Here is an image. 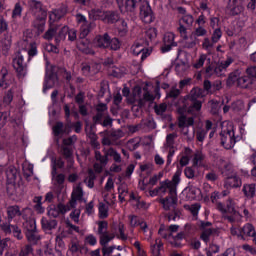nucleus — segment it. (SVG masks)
<instances>
[{
  "label": "nucleus",
  "mask_w": 256,
  "mask_h": 256,
  "mask_svg": "<svg viewBox=\"0 0 256 256\" xmlns=\"http://www.w3.org/2000/svg\"><path fill=\"white\" fill-rule=\"evenodd\" d=\"M105 19H106L107 23H110V24L117 23V21H119V19H120L119 12L108 11L105 14Z\"/></svg>",
  "instance_id": "nucleus-29"
},
{
  "label": "nucleus",
  "mask_w": 256,
  "mask_h": 256,
  "mask_svg": "<svg viewBox=\"0 0 256 256\" xmlns=\"http://www.w3.org/2000/svg\"><path fill=\"white\" fill-rule=\"evenodd\" d=\"M256 234L255 227L252 226V224H246L241 230H240V236L243 237V235H247V237H253Z\"/></svg>",
  "instance_id": "nucleus-30"
},
{
  "label": "nucleus",
  "mask_w": 256,
  "mask_h": 256,
  "mask_svg": "<svg viewBox=\"0 0 256 256\" xmlns=\"http://www.w3.org/2000/svg\"><path fill=\"white\" fill-rule=\"evenodd\" d=\"M68 33H69V27L63 26L58 32V34L56 35L55 42L61 43V41H65V39H67Z\"/></svg>",
  "instance_id": "nucleus-31"
},
{
  "label": "nucleus",
  "mask_w": 256,
  "mask_h": 256,
  "mask_svg": "<svg viewBox=\"0 0 256 256\" xmlns=\"http://www.w3.org/2000/svg\"><path fill=\"white\" fill-rule=\"evenodd\" d=\"M27 241L31 243L32 245H37L39 241H41V235H39V232L37 230H33L32 232H25Z\"/></svg>",
  "instance_id": "nucleus-23"
},
{
  "label": "nucleus",
  "mask_w": 256,
  "mask_h": 256,
  "mask_svg": "<svg viewBox=\"0 0 256 256\" xmlns=\"http://www.w3.org/2000/svg\"><path fill=\"white\" fill-rule=\"evenodd\" d=\"M115 249H117V246H109V247H107V245L102 246L103 256L111 255V253H113V251H115Z\"/></svg>",
  "instance_id": "nucleus-57"
},
{
  "label": "nucleus",
  "mask_w": 256,
  "mask_h": 256,
  "mask_svg": "<svg viewBox=\"0 0 256 256\" xmlns=\"http://www.w3.org/2000/svg\"><path fill=\"white\" fill-rule=\"evenodd\" d=\"M107 155H109L110 157H113V160L115 161V163H121V154L115 151V149L109 148Z\"/></svg>",
  "instance_id": "nucleus-43"
},
{
  "label": "nucleus",
  "mask_w": 256,
  "mask_h": 256,
  "mask_svg": "<svg viewBox=\"0 0 256 256\" xmlns=\"http://www.w3.org/2000/svg\"><path fill=\"white\" fill-rule=\"evenodd\" d=\"M102 127H111L113 125V118L111 116H104V121L100 123Z\"/></svg>",
  "instance_id": "nucleus-58"
},
{
  "label": "nucleus",
  "mask_w": 256,
  "mask_h": 256,
  "mask_svg": "<svg viewBox=\"0 0 256 256\" xmlns=\"http://www.w3.org/2000/svg\"><path fill=\"white\" fill-rule=\"evenodd\" d=\"M6 183L21 181V174L15 166H8L5 170Z\"/></svg>",
  "instance_id": "nucleus-9"
},
{
  "label": "nucleus",
  "mask_w": 256,
  "mask_h": 256,
  "mask_svg": "<svg viewBox=\"0 0 256 256\" xmlns=\"http://www.w3.org/2000/svg\"><path fill=\"white\" fill-rule=\"evenodd\" d=\"M242 191L245 197H247V199H253V197H255L256 184L255 183L245 184L243 186Z\"/></svg>",
  "instance_id": "nucleus-20"
},
{
  "label": "nucleus",
  "mask_w": 256,
  "mask_h": 256,
  "mask_svg": "<svg viewBox=\"0 0 256 256\" xmlns=\"http://www.w3.org/2000/svg\"><path fill=\"white\" fill-rule=\"evenodd\" d=\"M2 51L7 53L11 49V39L10 38H4L2 41Z\"/></svg>",
  "instance_id": "nucleus-50"
},
{
  "label": "nucleus",
  "mask_w": 256,
  "mask_h": 256,
  "mask_svg": "<svg viewBox=\"0 0 256 256\" xmlns=\"http://www.w3.org/2000/svg\"><path fill=\"white\" fill-rule=\"evenodd\" d=\"M31 253H33V246H31V244H27L21 248L19 256H29Z\"/></svg>",
  "instance_id": "nucleus-44"
},
{
  "label": "nucleus",
  "mask_w": 256,
  "mask_h": 256,
  "mask_svg": "<svg viewBox=\"0 0 256 256\" xmlns=\"http://www.w3.org/2000/svg\"><path fill=\"white\" fill-rule=\"evenodd\" d=\"M77 48L79 51H82V53H85V55H95V52L89 48V41L87 40H81Z\"/></svg>",
  "instance_id": "nucleus-24"
},
{
  "label": "nucleus",
  "mask_w": 256,
  "mask_h": 256,
  "mask_svg": "<svg viewBox=\"0 0 256 256\" xmlns=\"http://www.w3.org/2000/svg\"><path fill=\"white\" fill-rule=\"evenodd\" d=\"M200 239L204 241V243H209L211 241L212 235H219V229L217 228H209L208 230H201Z\"/></svg>",
  "instance_id": "nucleus-16"
},
{
  "label": "nucleus",
  "mask_w": 256,
  "mask_h": 256,
  "mask_svg": "<svg viewBox=\"0 0 256 256\" xmlns=\"http://www.w3.org/2000/svg\"><path fill=\"white\" fill-rule=\"evenodd\" d=\"M107 227H109L107 221L98 222V235H100V237L107 233Z\"/></svg>",
  "instance_id": "nucleus-40"
},
{
  "label": "nucleus",
  "mask_w": 256,
  "mask_h": 256,
  "mask_svg": "<svg viewBox=\"0 0 256 256\" xmlns=\"http://www.w3.org/2000/svg\"><path fill=\"white\" fill-rule=\"evenodd\" d=\"M125 9L128 13H137V9H139L143 23L149 24L155 21L153 10L151 9L149 2L145 0H126Z\"/></svg>",
  "instance_id": "nucleus-1"
},
{
  "label": "nucleus",
  "mask_w": 256,
  "mask_h": 256,
  "mask_svg": "<svg viewBox=\"0 0 256 256\" xmlns=\"http://www.w3.org/2000/svg\"><path fill=\"white\" fill-rule=\"evenodd\" d=\"M181 181V172L177 171L173 177H172V181L170 180H166V182L168 183V185H173L174 187H177L179 185Z\"/></svg>",
  "instance_id": "nucleus-42"
},
{
  "label": "nucleus",
  "mask_w": 256,
  "mask_h": 256,
  "mask_svg": "<svg viewBox=\"0 0 256 256\" xmlns=\"http://www.w3.org/2000/svg\"><path fill=\"white\" fill-rule=\"evenodd\" d=\"M239 79H240L239 71H234L230 73L226 81L227 87H233L236 81H237V85H239Z\"/></svg>",
  "instance_id": "nucleus-28"
},
{
  "label": "nucleus",
  "mask_w": 256,
  "mask_h": 256,
  "mask_svg": "<svg viewBox=\"0 0 256 256\" xmlns=\"http://www.w3.org/2000/svg\"><path fill=\"white\" fill-rule=\"evenodd\" d=\"M205 96V90L203 88L195 87L190 91L189 101H195Z\"/></svg>",
  "instance_id": "nucleus-25"
},
{
  "label": "nucleus",
  "mask_w": 256,
  "mask_h": 256,
  "mask_svg": "<svg viewBox=\"0 0 256 256\" xmlns=\"http://www.w3.org/2000/svg\"><path fill=\"white\" fill-rule=\"evenodd\" d=\"M65 213H67V206H65L63 203H59L57 206H50L47 215L50 218L53 217V219H57L59 215H65Z\"/></svg>",
  "instance_id": "nucleus-7"
},
{
  "label": "nucleus",
  "mask_w": 256,
  "mask_h": 256,
  "mask_svg": "<svg viewBox=\"0 0 256 256\" xmlns=\"http://www.w3.org/2000/svg\"><path fill=\"white\" fill-rule=\"evenodd\" d=\"M57 70V66H51L50 69L46 71L43 93H47V90L53 89V87H59V76L57 75Z\"/></svg>",
  "instance_id": "nucleus-3"
},
{
  "label": "nucleus",
  "mask_w": 256,
  "mask_h": 256,
  "mask_svg": "<svg viewBox=\"0 0 256 256\" xmlns=\"http://www.w3.org/2000/svg\"><path fill=\"white\" fill-rule=\"evenodd\" d=\"M133 55H137L141 57V61H145L151 55V51L148 48H145L143 44L136 42L132 47Z\"/></svg>",
  "instance_id": "nucleus-6"
},
{
  "label": "nucleus",
  "mask_w": 256,
  "mask_h": 256,
  "mask_svg": "<svg viewBox=\"0 0 256 256\" xmlns=\"http://www.w3.org/2000/svg\"><path fill=\"white\" fill-rule=\"evenodd\" d=\"M13 95H15V92L13 89H10L6 92L3 101L6 105H11V102L13 101Z\"/></svg>",
  "instance_id": "nucleus-46"
},
{
  "label": "nucleus",
  "mask_w": 256,
  "mask_h": 256,
  "mask_svg": "<svg viewBox=\"0 0 256 256\" xmlns=\"http://www.w3.org/2000/svg\"><path fill=\"white\" fill-rule=\"evenodd\" d=\"M99 217L100 219H107L109 217V210L104 203H100L99 205Z\"/></svg>",
  "instance_id": "nucleus-39"
},
{
  "label": "nucleus",
  "mask_w": 256,
  "mask_h": 256,
  "mask_svg": "<svg viewBox=\"0 0 256 256\" xmlns=\"http://www.w3.org/2000/svg\"><path fill=\"white\" fill-rule=\"evenodd\" d=\"M107 155L108 154H106V155H101V152H99V151H96L95 152V159H96V161H100V163L102 164V165H107V163H108V161H109V158L107 157Z\"/></svg>",
  "instance_id": "nucleus-45"
},
{
  "label": "nucleus",
  "mask_w": 256,
  "mask_h": 256,
  "mask_svg": "<svg viewBox=\"0 0 256 256\" xmlns=\"http://www.w3.org/2000/svg\"><path fill=\"white\" fill-rule=\"evenodd\" d=\"M1 78H0V87L2 89H7L10 85V79L13 77L11 74H9V71H7V68L2 66V71L0 73Z\"/></svg>",
  "instance_id": "nucleus-14"
},
{
  "label": "nucleus",
  "mask_w": 256,
  "mask_h": 256,
  "mask_svg": "<svg viewBox=\"0 0 256 256\" xmlns=\"http://www.w3.org/2000/svg\"><path fill=\"white\" fill-rule=\"evenodd\" d=\"M223 89V84L221 80H216L212 84V93H215L216 91H221Z\"/></svg>",
  "instance_id": "nucleus-60"
},
{
  "label": "nucleus",
  "mask_w": 256,
  "mask_h": 256,
  "mask_svg": "<svg viewBox=\"0 0 256 256\" xmlns=\"http://www.w3.org/2000/svg\"><path fill=\"white\" fill-rule=\"evenodd\" d=\"M6 191L9 197H23V186L21 181L6 182Z\"/></svg>",
  "instance_id": "nucleus-5"
},
{
  "label": "nucleus",
  "mask_w": 256,
  "mask_h": 256,
  "mask_svg": "<svg viewBox=\"0 0 256 256\" xmlns=\"http://www.w3.org/2000/svg\"><path fill=\"white\" fill-rule=\"evenodd\" d=\"M246 74L249 76L250 79L256 80V66H251L246 69Z\"/></svg>",
  "instance_id": "nucleus-56"
},
{
  "label": "nucleus",
  "mask_w": 256,
  "mask_h": 256,
  "mask_svg": "<svg viewBox=\"0 0 256 256\" xmlns=\"http://www.w3.org/2000/svg\"><path fill=\"white\" fill-rule=\"evenodd\" d=\"M209 103H210L212 115H217V113H219V102L215 100H211Z\"/></svg>",
  "instance_id": "nucleus-54"
},
{
  "label": "nucleus",
  "mask_w": 256,
  "mask_h": 256,
  "mask_svg": "<svg viewBox=\"0 0 256 256\" xmlns=\"http://www.w3.org/2000/svg\"><path fill=\"white\" fill-rule=\"evenodd\" d=\"M173 43H177L175 42V34L173 33L166 34L164 36V44L173 45Z\"/></svg>",
  "instance_id": "nucleus-51"
},
{
  "label": "nucleus",
  "mask_w": 256,
  "mask_h": 256,
  "mask_svg": "<svg viewBox=\"0 0 256 256\" xmlns=\"http://www.w3.org/2000/svg\"><path fill=\"white\" fill-rule=\"evenodd\" d=\"M83 187H81V183H78L76 188L73 190L72 195H71V200H70V207L72 209H75L77 205V201H82L83 200Z\"/></svg>",
  "instance_id": "nucleus-10"
},
{
  "label": "nucleus",
  "mask_w": 256,
  "mask_h": 256,
  "mask_svg": "<svg viewBox=\"0 0 256 256\" xmlns=\"http://www.w3.org/2000/svg\"><path fill=\"white\" fill-rule=\"evenodd\" d=\"M57 31H59V27L55 24H51L49 29L44 34V39L51 41V39L57 35Z\"/></svg>",
  "instance_id": "nucleus-27"
},
{
  "label": "nucleus",
  "mask_w": 256,
  "mask_h": 256,
  "mask_svg": "<svg viewBox=\"0 0 256 256\" xmlns=\"http://www.w3.org/2000/svg\"><path fill=\"white\" fill-rule=\"evenodd\" d=\"M47 19V11L42 12V17L36 18L33 22V27L37 29L38 35H41L45 31V21Z\"/></svg>",
  "instance_id": "nucleus-13"
},
{
  "label": "nucleus",
  "mask_w": 256,
  "mask_h": 256,
  "mask_svg": "<svg viewBox=\"0 0 256 256\" xmlns=\"http://www.w3.org/2000/svg\"><path fill=\"white\" fill-rule=\"evenodd\" d=\"M205 72L208 77H212V75H215V62L210 63L209 66L206 67Z\"/></svg>",
  "instance_id": "nucleus-59"
},
{
  "label": "nucleus",
  "mask_w": 256,
  "mask_h": 256,
  "mask_svg": "<svg viewBox=\"0 0 256 256\" xmlns=\"http://www.w3.org/2000/svg\"><path fill=\"white\" fill-rule=\"evenodd\" d=\"M93 27V23L82 24L80 28V39H85L89 33H91V28Z\"/></svg>",
  "instance_id": "nucleus-36"
},
{
  "label": "nucleus",
  "mask_w": 256,
  "mask_h": 256,
  "mask_svg": "<svg viewBox=\"0 0 256 256\" xmlns=\"http://www.w3.org/2000/svg\"><path fill=\"white\" fill-rule=\"evenodd\" d=\"M254 83L255 79L250 78L248 75L238 79V87H241V89H252Z\"/></svg>",
  "instance_id": "nucleus-15"
},
{
  "label": "nucleus",
  "mask_w": 256,
  "mask_h": 256,
  "mask_svg": "<svg viewBox=\"0 0 256 256\" xmlns=\"http://www.w3.org/2000/svg\"><path fill=\"white\" fill-rule=\"evenodd\" d=\"M228 7H230V13L231 15H241L243 13V6L239 4L237 0H233L232 4L229 3Z\"/></svg>",
  "instance_id": "nucleus-26"
},
{
  "label": "nucleus",
  "mask_w": 256,
  "mask_h": 256,
  "mask_svg": "<svg viewBox=\"0 0 256 256\" xmlns=\"http://www.w3.org/2000/svg\"><path fill=\"white\" fill-rule=\"evenodd\" d=\"M191 104L187 109V113L190 115H195V113H199L201 111V107H203V102L201 100H190Z\"/></svg>",
  "instance_id": "nucleus-19"
},
{
  "label": "nucleus",
  "mask_w": 256,
  "mask_h": 256,
  "mask_svg": "<svg viewBox=\"0 0 256 256\" xmlns=\"http://www.w3.org/2000/svg\"><path fill=\"white\" fill-rule=\"evenodd\" d=\"M193 17L191 15H185L182 17V22L185 23L188 27H191L193 25Z\"/></svg>",
  "instance_id": "nucleus-62"
},
{
  "label": "nucleus",
  "mask_w": 256,
  "mask_h": 256,
  "mask_svg": "<svg viewBox=\"0 0 256 256\" xmlns=\"http://www.w3.org/2000/svg\"><path fill=\"white\" fill-rule=\"evenodd\" d=\"M115 239V234L112 233L109 235L108 232H106L104 235L100 236V245L102 247H105L110 241H113Z\"/></svg>",
  "instance_id": "nucleus-37"
},
{
  "label": "nucleus",
  "mask_w": 256,
  "mask_h": 256,
  "mask_svg": "<svg viewBox=\"0 0 256 256\" xmlns=\"http://www.w3.org/2000/svg\"><path fill=\"white\" fill-rule=\"evenodd\" d=\"M175 139H177V133L168 134L166 137L167 147H169L170 149H173L175 145Z\"/></svg>",
  "instance_id": "nucleus-41"
},
{
  "label": "nucleus",
  "mask_w": 256,
  "mask_h": 256,
  "mask_svg": "<svg viewBox=\"0 0 256 256\" xmlns=\"http://www.w3.org/2000/svg\"><path fill=\"white\" fill-rule=\"evenodd\" d=\"M24 177L29 179V177H33V165H28L26 169H24Z\"/></svg>",
  "instance_id": "nucleus-64"
},
{
  "label": "nucleus",
  "mask_w": 256,
  "mask_h": 256,
  "mask_svg": "<svg viewBox=\"0 0 256 256\" xmlns=\"http://www.w3.org/2000/svg\"><path fill=\"white\" fill-rule=\"evenodd\" d=\"M62 155L65 157V159H71V157H73V150H71V148L68 146H63Z\"/></svg>",
  "instance_id": "nucleus-53"
},
{
  "label": "nucleus",
  "mask_w": 256,
  "mask_h": 256,
  "mask_svg": "<svg viewBox=\"0 0 256 256\" xmlns=\"http://www.w3.org/2000/svg\"><path fill=\"white\" fill-rule=\"evenodd\" d=\"M25 222L23 223V227L26 231V233H30L32 231H37V222L35 221V218H29L27 219V216H25Z\"/></svg>",
  "instance_id": "nucleus-22"
},
{
  "label": "nucleus",
  "mask_w": 256,
  "mask_h": 256,
  "mask_svg": "<svg viewBox=\"0 0 256 256\" xmlns=\"http://www.w3.org/2000/svg\"><path fill=\"white\" fill-rule=\"evenodd\" d=\"M203 91L205 93H213V83L209 80H204L203 82Z\"/></svg>",
  "instance_id": "nucleus-52"
},
{
  "label": "nucleus",
  "mask_w": 256,
  "mask_h": 256,
  "mask_svg": "<svg viewBox=\"0 0 256 256\" xmlns=\"http://www.w3.org/2000/svg\"><path fill=\"white\" fill-rule=\"evenodd\" d=\"M225 187H227V189H229V187H241V178L238 176H228L225 181Z\"/></svg>",
  "instance_id": "nucleus-21"
},
{
  "label": "nucleus",
  "mask_w": 256,
  "mask_h": 256,
  "mask_svg": "<svg viewBox=\"0 0 256 256\" xmlns=\"http://www.w3.org/2000/svg\"><path fill=\"white\" fill-rule=\"evenodd\" d=\"M57 225H59L57 219L51 217H42L41 219V227L46 233L53 231V229H57Z\"/></svg>",
  "instance_id": "nucleus-11"
},
{
  "label": "nucleus",
  "mask_w": 256,
  "mask_h": 256,
  "mask_svg": "<svg viewBox=\"0 0 256 256\" xmlns=\"http://www.w3.org/2000/svg\"><path fill=\"white\" fill-rule=\"evenodd\" d=\"M148 39V40H147ZM153 39H157V28H149L146 31V41L145 46L148 47L149 41H153Z\"/></svg>",
  "instance_id": "nucleus-34"
},
{
  "label": "nucleus",
  "mask_w": 256,
  "mask_h": 256,
  "mask_svg": "<svg viewBox=\"0 0 256 256\" xmlns=\"http://www.w3.org/2000/svg\"><path fill=\"white\" fill-rule=\"evenodd\" d=\"M23 11V7H21L20 3H16L14 10L12 12V17H21V13Z\"/></svg>",
  "instance_id": "nucleus-55"
},
{
  "label": "nucleus",
  "mask_w": 256,
  "mask_h": 256,
  "mask_svg": "<svg viewBox=\"0 0 256 256\" xmlns=\"http://www.w3.org/2000/svg\"><path fill=\"white\" fill-rule=\"evenodd\" d=\"M165 111H167L166 103L154 105V112L156 115H159L163 121H171V116L169 114H165Z\"/></svg>",
  "instance_id": "nucleus-12"
},
{
  "label": "nucleus",
  "mask_w": 256,
  "mask_h": 256,
  "mask_svg": "<svg viewBox=\"0 0 256 256\" xmlns=\"http://www.w3.org/2000/svg\"><path fill=\"white\" fill-rule=\"evenodd\" d=\"M25 59H27V50L18 52L17 57L13 61V67L20 77L27 75V62H25Z\"/></svg>",
  "instance_id": "nucleus-4"
},
{
  "label": "nucleus",
  "mask_w": 256,
  "mask_h": 256,
  "mask_svg": "<svg viewBox=\"0 0 256 256\" xmlns=\"http://www.w3.org/2000/svg\"><path fill=\"white\" fill-rule=\"evenodd\" d=\"M7 243H9V238L2 239V240L0 239V255H3V252L5 251V249L9 247Z\"/></svg>",
  "instance_id": "nucleus-61"
},
{
  "label": "nucleus",
  "mask_w": 256,
  "mask_h": 256,
  "mask_svg": "<svg viewBox=\"0 0 256 256\" xmlns=\"http://www.w3.org/2000/svg\"><path fill=\"white\" fill-rule=\"evenodd\" d=\"M235 143H237V138L235 137L233 126L220 132V145L224 147V149H233Z\"/></svg>",
  "instance_id": "nucleus-2"
},
{
  "label": "nucleus",
  "mask_w": 256,
  "mask_h": 256,
  "mask_svg": "<svg viewBox=\"0 0 256 256\" xmlns=\"http://www.w3.org/2000/svg\"><path fill=\"white\" fill-rule=\"evenodd\" d=\"M62 143L63 145H65V147H70V145H75V143H77V136L73 135L68 138H64L62 140Z\"/></svg>",
  "instance_id": "nucleus-47"
},
{
  "label": "nucleus",
  "mask_w": 256,
  "mask_h": 256,
  "mask_svg": "<svg viewBox=\"0 0 256 256\" xmlns=\"http://www.w3.org/2000/svg\"><path fill=\"white\" fill-rule=\"evenodd\" d=\"M223 35V32H221V28H216L212 34V42L217 43L219 39H221V36Z\"/></svg>",
  "instance_id": "nucleus-49"
},
{
  "label": "nucleus",
  "mask_w": 256,
  "mask_h": 256,
  "mask_svg": "<svg viewBox=\"0 0 256 256\" xmlns=\"http://www.w3.org/2000/svg\"><path fill=\"white\" fill-rule=\"evenodd\" d=\"M52 133L54 137H63L65 133H67V129L65 128V124L63 122H56L55 125L52 127Z\"/></svg>",
  "instance_id": "nucleus-18"
},
{
  "label": "nucleus",
  "mask_w": 256,
  "mask_h": 256,
  "mask_svg": "<svg viewBox=\"0 0 256 256\" xmlns=\"http://www.w3.org/2000/svg\"><path fill=\"white\" fill-rule=\"evenodd\" d=\"M87 137L88 139H90V144L92 145V147H95L97 149V147H99V141H97L98 137L97 134L95 132H93V127H90V131L87 133Z\"/></svg>",
  "instance_id": "nucleus-33"
},
{
  "label": "nucleus",
  "mask_w": 256,
  "mask_h": 256,
  "mask_svg": "<svg viewBox=\"0 0 256 256\" xmlns=\"http://www.w3.org/2000/svg\"><path fill=\"white\" fill-rule=\"evenodd\" d=\"M109 49L112 51H118V49H121V42L119 41V38H110Z\"/></svg>",
  "instance_id": "nucleus-38"
},
{
  "label": "nucleus",
  "mask_w": 256,
  "mask_h": 256,
  "mask_svg": "<svg viewBox=\"0 0 256 256\" xmlns=\"http://www.w3.org/2000/svg\"><path fill=\"white\" fill-rule=\"evenodd\" d=\"M103 117H104L103 112H97V114L92 118L94 125H97V124L101 125V121Z\"/></svg>",
  "instance_id": "nucleus-63"
},
{
  "label": "nucleus",
  "mask_w": 256,
  "mask_h": 256,
  "mask_svg": "<svg viewBox=\"0 0 256 256\" xmlns=\"http://www.w3.org/2000/svg\"><path fill=\"white\" fill-rule=\"evenodd\" d=\"M7 119H9V112H0V129L7 125Z\"/></svg>",
  "instance_id": "nucleus-48"
},
{
  "label": "nucleus",
  "mask_w": 256,
  "mask_h": 256,
  "mask_svg": "<svg viewBox=\"0 0 256 256\" xmlns=\"http://www.w3.org/2000/svg\"><path fill=\"white\" fill-rule=\"evenodd\" d=\"M111 36L108 33H105L103 36H98L96 38V46L99 49H109V41Z\"/></svg>",
  "instance_id": "nucleus-17"
},
{
  "label": "nucleus",
  "mask_w": 256,
  "mask_h": 256,
  "mask_svg": "<svg viewBox=\"0 0 256 256\" xmlns=\"http://www.w3.org/2000/svg\"><path fill=\"white\" fill-rule=\"evenodd\" d=\"M29 7H30L31 11H34V13H39V12L43 13V11H45V10H43V3H41V1L30 0Z\"/></svg>",
  "instance_id": "nucleus-32"
},
{
  "label": "nucleus",
  "mask_w": 256,
  "mask_h": 256,
  "mask_svg": "<svg viewBox=\"0 0 256 256\" xmlns=\"http://www.w3.org/2000/svg\"><path fill=\"white\" fill-rule=\"evenodd\" d=\"M26 211H31L29 208H24L21 211V208L17 205L14 206H8L7 207V215H8V219L12 220L15 219V217H23V219L25 218V212Z\"/></svg>",
  "instance_id": "nucleus-8"
},
{
  "label": "nucleus",
  "mask_w": 256,
  "mask_h": 256,
  "mask_svg": "<svg viewBox=\"0 0 256 256\" xmlns=\"http://www.w3.org/2000/svg\"><path fill=\"white\" fill-rule=\"evenodd\" d=\"M42 200H43L42 196H35L33 198V203H36L35 206H34V209L38 213H45V208H43V204L41 202Z\"/></svg>",
  "instance_id": "nucleus-35"
}]
</instances>
